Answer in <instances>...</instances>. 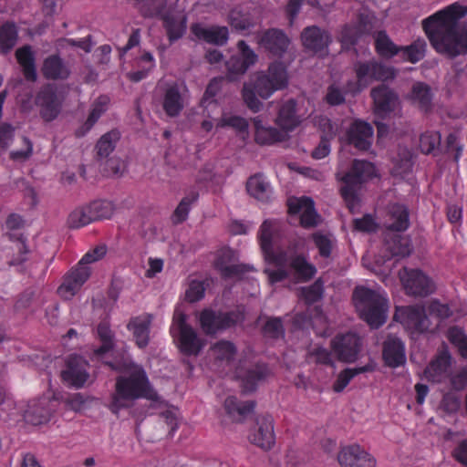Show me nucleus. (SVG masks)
<instances>
[{"instance_id":"4d7b16f0","label":"nucleus","mask_w":467,"mask_h":467,"mask_svg":"<svg viewBox=\"0 0 467 467\" xmlns=\"http://www.w3.org/2000/svg\"><path fill=\"white\" fill-rule=\"evenodd\" d=\"M17 32L12 24H5L0 27V52L9 51L16 42Z\"/></svg>"},{"instance_id":"5701e85b","label":"nucleus","mask_w":467,"mask_h":467,"mask_svg":"<svg viewBox=\"0 0 467 467\" xmlns=\"http://www.w3.org/2000/svg\"><path fill=\"white\" fill-rule=\"evenodd\" d=\"M88 364L80 357H73L68 362L66 369L62 371L63 380L76 388L82 387L88 379Z\"/></svg>"},{"instance_id":"bf43d9fd","label":"nucleus","mask_w":467,"mask_h":467,"mask_svg":"<svg viewBox=\"0 0 467 467\" xmlns=\"http://www.w3.org/2000/svg\"><path fill=\"white\" fill-rule=\"evenodd\" d=\"M94 222L88 206L74 210L68 218V223L73 228H79Z\"/></svg>"},{"instance_id":"6ab92c4d","label":"nucleus","mask_w":467,"mask_h":467,"mask_svg":"<svg viewBox=\"0 0 467 467\" xmlns=\"http://www.w3.org/2000/svg\"><path fill=\"white\" fill-rule=\"evenodd\" d=\"M399 275L404 289L409 295L424 296L434 290L432 282L420 270L404 268Z\"/></svg>"},{"instance_id":"49530a36","label":"nucleus","mask_w":467,"mask_h":467,"mask_svg":"<svg viewBox=\"0 0 467 467\" xmlns=\"http://www.w3.org/2000/svg\"><path fill=\"white\" fill-rule=\"evenodd\" d=\"M109 103V99L107 96H100L97 99V100L93 103L91 111L88 115L87 122L85 123L84 130H78V136H83L88 130L91 129V127L97 122L102 113H104Z\"/></svg>"},{"instance_id":"f257e3e1","label":"nucleus","mask_w":467,"mask_h":467,"mask_svg":"<svg viewBox=\"0 0 467 467\" xmlns=\"http://www.w3.org/2000/svg\"><path fill=\"white\" fill-rule=\"evenodd\" d=\"M282 224L277 220H265L259 230L258 239L266 263L265 272L274 284L284 280L306 282L317 273L316 267L300 255H294L290 246L281 238Z\"/></svg>"},{"instance_id":"8fccbe9b","label":"nucleus","mask_w":467,"mask_h":467,"mask_svg":"<svg viewBox=\"0 0 467 467\" xmlns=\"http://www.w3.org/2000/svg\"><path fill=\"white\" fill-rule=\"evenodd\" d=\"M375 46L378 54L383 57L389 58L400 52V47L396 46L384 32L377 34Z\"/></svg>"},{"instance_id":"4468645a","label":"nucleus","mask_w":467,"mask_h":467,"mask_svg":"<svg viewBox=\"0 0 467 467\" xmlns=\"http://www.w3.org/2000/svg\"><path fill=\"white\" fill-rule=\"evenodd\" d=\"M236 55H233L226 62L227 76L230 80H235L244 75L258 60L257 54L244 41L237 43Z\"/></svg>"},{"instance_id":"1a4fd4ad","label":"nucleus","mask_w":467,"mask_h":467,"mask_svg":"<svg viewBox=\"0 0 467 467\" xmlns=\"http://www.w3.org/2000/svg\"><path fill=\"white\" fill-rule=\"evenodd\" d=\"M356 79L347 83V92L356 95L366 88L372 81H386L394 78L395 70L375 60L358 62L354 65Z\"/></svg>"},{"instance_id":"2eb2a0df","label":"nucleus","mask_w":467,"mask_h":467,"mask_svg":"<svg viewBox=\"0 0 467 467\" xmlns=\"http://www.w3.org/2000/svg\"><path fill=\"white\" fill-rule=\"evenodd\" d=\"M249 441L263 451H270L275 444V421L271 416H260L251 428Z\"/></svg>"},{"instance_id":"774afa93","label":"nucleus","mask_w":467,"mask_h":467,"mask_svg":"<svg viewBox=\"0 0 467 467\" xmlns=\"http://www.w3.org/2000/svg\"><path fill=\"white\" fill-rule=\"evenodd\" d=\"M448 339L455 345L461 354H462V349L467 344V337H465L463 331L457 327H452L448 331Z\"/></svg>"},{"instance_id":"9b49d317","label":"nucleus","mask_w":467,"mask_h":467,"mask_svg":"<svg viewBox=\"0 0 467 467\" xmlns=\"http://www.w3.org/2000/svg\"><path fill=\"white\" fill-rule=\"evenodd\" d=\"M243 320L244 314L242 312L216 313L211 309H204L199 315L200 326L207 335L216 334Z\"/></svg>"},{"instance_id":"c9c22d12","label":"nucleus","mask_w":467,"mask_h":467,"mask_svg":"<svg viewBox=\"0 0 467 467\" xmlns=\"http://www.w3.org/2000/svg\"><path fill=\"white\" fill-rule=\"evenodd\" d=\"M304 46L315 52L322 51L329 43V36L327 32L321 31L318 27L310 26L302 33Z\"/></svg>"},{"instance_id":"c756f323","label":"nucleus","mask_w":467,"mask_h":467,"mask_svg":"<svg viewBox=\"0 0 467 467\" xmlns=\"http://www.w3.org/2000/svg\"><path fill=\"white\" fill-rule=\"evenodd\" d=\"M37 103L41 107V114L47 120L54 119L59 113L61 99L53 88L48 87L37 97Z\"/></svg>"},{"instance_id":"680f3d73","label":"nucleus","mask_w":467,"mask_h":467,"mask_svg":"<svg viewBox=\"0 0 467 467\" xmlns=\"http://www.w3.org/2000/svg\"><path fill=\"white\" fill-rule=\"evenodd\" d=\"M313 240L319 251V254L323 257H328L334 245L333 237L330 234H315Z\"/></svg>"},{"instance_id":"ea45409f","label":"nucleus","mask_w":467,"mask_h":467,"mask_svg":"<svg viewBox=\"0 0 467 467\" xmlns=\"http://www.w3.org/2000/svg\"><path fill=\"white\" fill-rule=\"evenodd\" d=\"M374 367L372 365H366L355 368H346L337 375L335 382L333 383L332 389L335 392L340 393L346 389L354 377L360 373L372 371Z\"/></svg>"},{"instance_id":"7ed1b4c3","label":"nucleus","mask_w":467,"mask_h":467,"mask_svg":"<svg viewBox=\"0 0 467 467\" xmlns=\"http://www.w3.org/2000/svg\"><path fill=\"white\" fill-rule=\"evenodd\" d=\"M130 370L132 371V378H118L115 393L109 405V410L114 414H118L120 410L130 407L133 400L140 398H146L153 400L156 408L165 409L161 412V415L170 426L171 430L174 431L178 426L177 409L169 407L162 400H159L157 394L150 388L145 372L140 367L131 366Z\"/></svg>"},{"instance_id":"412c9836","label":"nucleus","mask_w":467,"mask_h":467,"mask_svg":"<svg viewBox=\"0 0 467 467\" xmlns=\"http://www.w3.org/2000/svg\"><path fill=\"white\" fill-rule=\"evenodd\" d=\"M90 275V268L76 267L65 277L57 288L58 296L64 300L72 299Z\"/></svg>"},{"instance_id":"f704fd0d","label":"nucleus","mask_w":467,"mask_h":467,"mask_svg":"<svg viewBox=\"0 0 467 467\" xmlns=\"http://www.w3.org/2000/svg\"><path fill=\"white\" fill-rule=\"evenodd\" d=\"M255 140L262 145L273 144L285 139V133L266 126L261 117L254 119Z\"/></svg>"},{"instance_id":"5fc2aeb1","label":"nucleus","mask_w":467,"mask_h":467,"mask_svg":"<svg viewBox=\"0 0 467 467\" xmlns=\"http://www.w3.org/2000/svg\"><path fill=\"white\" fill-rule=\"evenodd\" d=\"M199 194L196 192H191L184 196L173 213V221L175 223H182L188 217L191 206L198 200Z\"/></svg>"},{"instance_id":"c03bdc74","label":"nucleus","mask_w":467,"mask_h":467,"mask_svg":"<svg viewBox=\"0 0 467 467\" xmlns=\"http://www.w3.org/2000/svg\"><path fill=\"white\" fill-rule=\"evenodd\" d=\"M43 73L48 78H66L68 68L63 64L58 57L53 56L45 60Z\"/></svg>"},{"instance_id":"3c124183","label":"nucleus","mask_w":467,"mask_h":467,"mask_svg":"<svg viewBox=\"0 0 467 467\" xmlns=\"http://www.w3.org/2000/svg\"><path fill=\"white\" fill-rule=\"evenodd\" d=\"M426 51V42L417 39L410 46L400 47V56L403 60L416 63L423 58Z\"/></svg>"},{"instance_id":"cd10ccee","label":"nucleus","mask_w":467,"mask_h":467,"mask_svg":"<svg viewBox=\"0 0 467 467\" xmlns=\"http://www.w3.org/2000/svg\"><path fill=\"white\" fill-rule=\"evenodd\" d=\"M151 321V315L143 314L130 319L127 326L128 330L132 334L134 341L140 348H145L149 343Z\"/></svg>"},{"instance_id":"de8ad7c7","label":"nucleus","mask_w":467,"mask_h":467,"mask_svg":"<svg viewBox=\"0 0 467 467\" xmlns=\"http://www.w3.org/2000/svg\"><path fill=\"white\" fill-rule=\"evenodd\" d=\"M371 27L366 23L354 26H347L341 32L340 41L344 48H349L356 44L358 40L366 33H368Z\"/></svg>"},{"instance_id":"052dcab7","label":"nucleus","mask_w":467,"mask_h":467,"mask_svg":"<svg viewBox=\"0 0 467 467\" xmlns=\"http://www.w3.org/2000/svg\"><path fill=\"white\" fill-rule=\"evenodd\" d=\"M204 293L205 287L203 282L199 279H192L185 290V299L191 303H194L203 298Z\"/></svg>"},{"instance_id":"37998d69","label":"nucleus","mask_w":467,"mask_h":467,"mask_svg":"<svg viewBox=\"0 0 467 467\" xmlns=\"http://www.w3.org/2000/svg\"><path fill=\"white\" fill-rule=\"evenodd\" d=\"M223 78H213L208 85L205 93L203 95L202 105L207 111V117L213 119V113L215 109L218 108L217 102L214 97L221 89Z\"/></svg>"},{"instance_id":"a18cd8bd","label":"nucleus","mask_w":467,"mask_h":467,"mask_svg":"<svg viewBox=\"0 0 467 467\" xmlns=\"http://www.w3.org/2000/svg\"><path fill=\"white\" fill-rule=\"evenodd\" d=\"M254 403L251 401L239 402L234 397H228L224 401V409L227 414L234 420H239L254 410Z\"/></svg>"},{"instance_id":"e433bc0d","label":"nucleus","mask_w":467,"mask_h":467,"mask_svg":"<svg viewBox=\"0 0 467 467\" xmlns=\"http://www.w3.org/2000/svg\"><path fill=\"white\" fill-rule=\"evenodd\" d=\"M386 227L392 231H405L409 227V213L407 209L400 204L389 206Z\"/></svg>"},{"instance_id":"58836bf2","label":"nucleus","mask_w":467,"mask_h":467,"mask_svg":"<svg viewBox=\"0 0 467 467\" xmlns=\"http://www.w3.org/2000/svg\"><path fill=\"white\" fill-rule=\"evenodd\" d=\"M228 22L233 28L244 34H247L254 26V21L247 7L238 6L231 10L228 16Z\"/></svg>"},{"instance_id":"dca6fc26","label":"nucleus","mask_w":467,"mask_h":467,"mask_svg":"<svg viewBox=\"0 0 467 467\" xmlns=\"http://www.w3.org/2000/svg\"><path fill=\"white\" fill-rule=\"evenodd\" d=\"M337 460L340 467H376V458L358 444L340 448Z\"/></svg>"},{"instance_id":"13d9d810","label":"nucleus","mask_w":467,"mask_h":467,"mask_svg":"<svg viewBox=\"0 0 467 467\" xmlns=\"http://www.w3.org/2000/svg\"><path fill=\"white\" fill-rule=\"evenodd\" d=\"M94 221L109 219L114 213V205L109 201H96L88 205Z\"/></svg>"},{"instance_id":"e2e57ef3","label":"nucleus","mask_w":467,"mask_h":467,"mask_svg":"<svg viewBox=\"0 0 467 467\" xmlns=\"http://www.w3.org/2000/svg\"><path fill=\"white\" fill-rule=\"evenodd\" d=\"M323 294V284L318 280L312 285L301 289V297L308 304L319 300Z\"/></svg>"},{"instance_id":"864d4df0","label":"nucleus","mask_w":467,"mask_h":467,"mask_svg":"<svg viewBox=\"0 0 467 467\" xmlns=\"http://www.w3.org/2000/svg\"><path fill=\"white\" fill-rule=\"evenodd\" d=\"M386 248L389 250L390 256H408L411 252L410 241L407 237L396 234L392 242H387Z\"/></svg>"},{"instance_id":"423d86ee","label":"nucleus","mask_w":467,"mask_h":467,"mask_svg":"<svg viewBox=\"0 0 467 467\" xmlns=\"http://www.w3.org/2000/svg\"><path fill=\"white\" fill-rule=\"evenodd\" d=\"M212 355L220 362H225V364L232 368L234 367L236 371V378H238L244 389L245 391H252L255 389L258 382L265 379L269 371L265 366H256L254 368H250V365L246 362L239 363L235 366L234 362V357L236 352V348L232 342L229 341H219L212 347Z\"/></svg>"},{"instance_id":"f03ea898","label":"nucleus","mask_w":467,"mask_h":467,"mask_svg":"<svg viewBox=\"0 0 467 467\" xmlns=\"http://www.w3.org/2000/svg\"><path fill=\"white\" fill-rule=\"evenodd\" d=\"M467 15V4L455 2L424 19V31L434 49L448 57L467 53V28L458 26Z\"/></svg>"},{"instance_id":"aec40b11","label":"nucleus","mask_w":467,"mask_h":467,"mask_svg":"<svg viewBox=\"0 0 467 467\" xmlns=\"http://www.w3.org/2000/svg\"><path fill=\"white\" fill-rule=\"evenodd\" d=\"M360 347V338L353 333L337 337L332 343V349L338 360L346 363H352L358 359Z\"/></svg>"},{"instance_id":"ddd939ff","label":"nucleus","mask_w":467,"mask_h":467,"mask_svg":"<svg viewBox=\"0 0 467 467\" xmlns=\"http://www.w3.org/2000/svg\"><path fill=\"white\" fill-rule=\"evenodd\" d=\"M394 319L400 322L411 337L423 333L430 327L425 310L420 306L397 307Z\"/></svg>"},{"instance_id":"69168bd1","label":"nucleus","mask_w":467,"mask_h":467,"mask_svg":"<svg viewBox=\"0 0 467 467\" xmlns=\"http://www.w3.org/2000/svg\"><path fill=\"white\" fill-rule=\"evenodd\" d=\"M106 247L98 246L90 252H88L79 261L77 267L89 268L88 264L94 263L101 259L106 254Z\"/></svg>"},{"instance_id":"6e6d98bb","label":"nucleus","mask_w":467,"mask_h":467,"mask_svg":"<svg viewBox=\"0 0 467 467\" xmlns=\"http://www.w3.org/2000/svg\"><path fill=\"white\" fill-rule=\"evenodd\" d=\"M119 140V133L111 130L104 134L97 143L98 154L100 157H108L114 150L117 141Z\"/></svg>"},{"instance_id":"c85d7f7f","label":"nucleus","mask_w":467,"mask_h":467,"mask_svg":"<svg viewBox=\"0 0 467 467\" xmlns=\"http://www.w3.org/2000/svg\"><path fill=\"white\" fill-rule=\"evenodd\" d=\"M164 27L171 41L182 36L186 30V15L183 11L171 10L162 16Z\"/></svg>"},{"instance_id":"a878e982","label":"nucleus","mask_w":467,"mask_h":467,"mask_svg":"<svg viewBox=\"0 0 467 467\" xmlns=\"http://www.w3.org/2000/svg\"><path fill=\"white\" fill-rule=\"evenodd\" d=\"M451 358L448 351L440 352L424 370L425 378L432 382H441L451 374Z\"/></svg>"},{"instance_id":"79ce46f5","label":"nucleus","mask_w":467,"mask_h":467,"mask_svg":"<svg viewBox=\"0 0 467 467\" xmlns=\"http://www.w3.org/2000/svg\"><path fill=\"white\" fill-rule=\"evenodd\" d=\"M408 99L420 109L427 110L431 101V89L423 83H416L413 85L411 93L408 96Z\"/></svg>"},{"instance_id":"bb28decb","label":"nucleus","mask_w":467,"mask_h":467,"mask_svg":"<svg viewBox=\"0 0 467 467\" xmlns=\"http://www.w3.org/2000/svg\"><path fill=\"white\" fill-rule=\"evenodd\" d=\"M314 123L322 132L319 145L313 150L312 156L320 160L327 156L330 152L329 140L333 139L337 132V126L333 125L327 118L316 117Z\"/></svg>"},{"instance_id":"b1692460","label":"nucleus","mask_w":467,"mask_h":467,"mask_svg":"<svg viewBox=\"0 0 467 467\" xmlns=\"http://www.w3.org/2000/svg\"><path fill=\"white\" fill-rule=\"evenodd\" d=\"M258 45L272 56L280 57L289 46L288 37L278 29L265 31L257 37Z\"/></svg>"},{"instance_id":"09e8293b","label":"nucleus","mask_w":467,"mask_h":467,"mask_svg":"<svg viewBox=\"0 0 467 467\" xmlns=\"http://www.w3.org/2000/svg\"><path fill=\"white\" fill-rule=\"evenodd\" d=\"M135 63L136 66L141 69L127 74L128 78L135 82L143 79L155 67V60L153 56L149 52H144L139 58L136 59Z\"/></svg>"},{"instance_id":"0eeeda50","label":"nucleus","mask_w":467,"mask_h":467,"mask_svg":"<svg viewBox=\"0 0 467 467\" xmlns=\"http://www.w3.org/2000/svg\"><path fill=\"white\" fill-rule=\"evenodd\" d=\"M378 175L375 166L367 161H355L350 171L337 172V178L344 186L341 187V194L351 212L358 206V199L356 194L357 188L363 182Z\"/></svg>"},{"instance_id":"4c0bfd02","label":"nucleus","mask_w":467,"mask_h":467,"mask_svg":"<svg viewBox=\"0 0 467 467\" xmlns=\"http://www.w3.org/2000/svg\"><path fill=\"white\" fill-rule=\"evenodd\" d=\"M248 193L260 202H267L272 195V188L269 182L262 175H254L246 183Z\"/></svg>"},{"instance_id":"4be33fe9","label":"nucleus","mask_w":467,"mask_h":467,"mask_svg":"<svg viewBox=\"0 0 467 467\" xmlns=\"http://www.w3.org/2000/svg\"><path fill=\"white\" fill-rule=\"evenodd\" d=\"M192 34L198 39L216 46H223L229 39V30L226 26H206L202 23L192 24Z\"/></svg>"},{"instance_id":"a19ab883","label":"nucleus","mask_w":467,"mask_h":467,"mask_svg":"<svg viewBox=\"0 0 467 467\" xmlns=\"http://www.w3.org/2000/svg\"><path fill=\"white\" fill-rule=\"evenodd\" d=\"M16 59L22 67L24 75L28 80L34 81L36 72L34 63V55L29 47L18 48L16 52Z\"/></svg>"},{"instance_id":"72a5a7b5","label":"nucleus","mask_w":467,"mask_h":467,"mask_svg":"<svg viewBox=\"0 0 467 467\" xmlns=\"http://www.w3.org/2000/svg\"><path fill=\"white\" fill-rule=\"evenodd\" d=\"M236 253L230 248H223L217 254L215 267L223 276L231 277L239 272L240 265L236 264Z\"/></svg>"},{"instance_id":"20e7f679","label":"nucleus","mask_w":467,"mask_h":467,"mask_svg":"<svg viewBox=\"0 0 467 467\" xmlns=\"http://www.w3.org/2000/svg\"><path fill=\"white\" fill-rule=\"evenodd\" d=\"M287 86L286 67L281 62H273L266 70H259L250 75L244 83L242 96L246 106L257 112L263 107L261 99H268L275 92Z\"/></svg>"},{"instance_id":"f3484780","label":"nucleus","mask_w":467,"mask_h":467,"mask_svg":"<svg viewBox=\"0 0 467 467\" xmlns=\"http://www.w3.org/2000/svg\"><path fill=\"white\" fill-rule=\"evenodd\" d=\"M98 334L102 342L101 348L95 351L94 355L97 359H101L106 364L109 365L114 369L122 371L120 377H126L127 379L132 378V371L130 370L131 366H136L130 360H123L121 362L112 363L108 360L107 355L111 351L112 341H111V331L107 324H101L98 327Z\"/></svg>"},{"instance_id":"338daca9","label":"nucleus","mask_w":467,"mask_h":467,"mask_svg":"<svg viewBox=\"0 0 467 467\" xmlns=\"http://www.w3.org/2000/svg\"><path fill=\"white\" fill-rule=\"evenodd\" d=\"M140 9L144 16H153L161 13L159 8L167 4V0H140Z\"/></svg>"},{"instance_id":"a211bd4d","label":"nucleus","mask_w":467,"mask_h":467,"mask_svg":"<svg viewBox=\"0 0 467 467\" xmlns=\"http://www.w3.org/2000/svg\"><path fill=\"white\" fill-rule=\"evenodd\" d=\"M290 216L299 218L303 227H313L318 224L320 217L315 210L314 202L308 197H291L287 201Z\"/></svg>"},{"instance_id":"0e129e2a","label":"nucleus","mask_w":467,"mask_h":467,"mask_svg":"<svg viewBox=\"0 0 467 467\" xmlns=\"http://www.w3.org/2000/svg\"><path fill=\"white\" fill-rule=\"evenodd\" d=\"M440 140L438 133H424L420 139V147L424 153H431L439 145Z\"/></svg>"},{"instance_id":"39448f33","label":"nucleus","mask_w":467,"mask_h":467,"mask_svg":"<svg viewBox=\"0 0 467 467\" xmlns=\"http://www.w3.org/2000/svg\"><path fill=\"white\" fill-rule=\"evenodd\" d=\"M353 301L360 317L371 327H379L385 323L389 306L382 289L358 286L353 294Z\"/></svg>"},{"instance_id":"393cba45","label":"nucleus","mask_w":467,"mask_h":467,"mask_svg":"<svg viewBox=\"0 0 467 467\" xmlns=\"http://www.w3.org/2000/svg\"><path fill=\"white\" fill-rule=\"evenodd\" d=\"M373 128L362 120L354 121L347 134L348 141L360 150L370 148L373 140Z\"/></svg>"},{"instance_id":"2f4dec72","label":"nucleus","mask_w":467,"mask_h":467,"mask_svg":"<svg viewBox=\"0 0 467 467\" xmlns=\"http://www.w3.org/2000/svg\"><path fill=\"white\" fill-rule=\"evenodd\" d=\"M383 358L389 367L397 368L403 365L406 361L403 343L397 337H389L384 345Z\"/></svg>"},{"instance_id":"6e6552de","label":"nucleus","mask_w":467,"mask_h":467,"mask_svg":"<svg viewBox=\"0 0 467 467\" xmlns=\"http://www.w3.org/2000/svg\"><path fill=\"white\" fill-rule=\"evenodd\" d=\"M171 335L180 351L188 356H197L206 345L196 331L186 323V315L177 307L170 328Z\"/></svg>"},{"instance_id":"7c9ffc66","label":"nucleus","mask_w":467,"mask_h":467,"mask_svg":"<svg viewBox=\"0 0 467 467\" xmlns=\"http://www.w3.org/2000/svg\"><path fill=\"white\" fill-rule=\"evenodd\" d=\"M304 115L299 113V109L296 108V103L289 100L284 103L279 110L276 123L282 130L289 131L299 125Z\"/></svg>"},{"instance_id":"473e14b6","label":"nucleus","mask_w":467,"mask_h":467,"mask_svg":"<svg viewBox=\"0 0 467 467\" xmlns=\"http://www.w3.org/2000/svg\"><path fill=\"white\" fill-rule=\"evenodd\" d=\"M162 106L165 112L171 117L179 115L183 109L184 99L177 84L167 85L164 89Z\"/></svg>"},{"instance_id":"603ef678","label":"nucleus","mask_w":467,"mask_h":467,"mask_svg":"<svg viewBox=\"0 0 467 467\" xmlns=\"http://www.w3.org/2000/svg\"><path fill=\"white\" fill-rule=\"evenodd\" d=\"M225 127H231L237 132L247 135L248 123L244 118L223 113L221 118L216 119L215 129L218 130Z\"/></svg>"},{"instance_id":"f8f14e48","label":"nucleus","mask_w":467,"mask_h":467,"mask_svg":"<svg viewBox=\"0 0 467 467\" xmlns=\"http://www.w3.org/2000/svg\"><path fill=\"white\" fill-rule=\"evenodd\" d=\"M373 113L377 119H386L400 111L399 96L391 88L380 85L371 89Z\"/></svg>"},{"instance_id":"9d476101","label":"nucleus","mask_w":467,"mask_h":467,"mask_svg":"<svg viewBox=\"0 0 467 467\" xmlns=\"http://www.w3.org/2000/svg\"><path fill=\"white\" fill-rule=\"evenodd\" d=\"M58 399L57 393L49 388L43 396L28 401L20 408L25 421L34 426L47 423L57 410Z\"/></svg>"}]
</instances>
